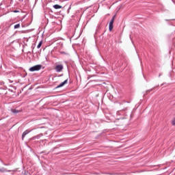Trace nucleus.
Segmentation results:
<instances>
[{
    "label": "nucleus",
    "mask_w": 175,
    "mask_h": 175,
    "mask_svg": "<svg viewBox=\"0 0 175 175\" xmlns=\"http://www.w3.org/2000/svg\"><path fill=\"white\" fill-rule=\"evenodd\" d=\"M42 69V65L38 64V65H36L33 67H31L29 68V71L30 72H36L38 70H40Z\"/></svg>",
    "instance_id": "nucleus-1"
},
{
    "label": "nucleus",
    "mask_w": 175,
    "mask_h": 175,
    "mask_svg": "<svg viewBox=\"0 0 175 175\" xmlns=\"http://www.w3.org/2000/svg\"><path fill=\"white\" fill-rule=\"evenodd\" d=\"M115 18H116V16H113L109 22V29L110 31H113V24H114Z\"/></svg>",
    "instance_id": "nucleus-2"
},
{
    "label": "nucleus",
    "mask_w": 175,
    "mask_h": 175,
    "mask_svg": "<svg viewBox=\"0 0 175 175\" xmlns=\"http://www.w3.org/2000/svg\"><path fill=\"white\" fill-rule=\"evenodd\" d=\"M63 70H64V66L62 64L56 65L55 67V70H56L58 72H62Z\"/></svg>",
    "instance_id": "nucleus-3"
},
{
    "label": "nucleus",
    "mask_w": 175,
    "mask_h": 175,
    "mask_svg": "<svg viewBox=\"0 0 175 175\" xmlns=\"http://www.w3.org/2000/svg\"><path fill=\"white\" fill-rule=\"evenodd\" d=\"M65 84H68V79H66L64 81L62 82L59 85L56 87V88H61V87H64Z\"/></svg>",
    "instance_id": "nucleus-4"
},
{
    "label": "nucleus",
    "mask_w": 175,
    "mask_h": 175,
    "mask_svg": "<svg viewBox=\"0 0 175 175\" xmlns=\"http://www.w3.org/2000/svg\"><path fill=\"white\" fill-rule=\"evenodd\" d=\"M29 132H31V131L29 130H26L25 131H24L22 134V140H24V137H25V136H27V135H28V133H29Z\"/></svg>",
    "instance_id": "nucleus-5"
},
{
    "label": "nucleus",
    "mask_w": 175,
    "mask_h": 175,
    "mask_svg": "<svg viewBox=\"0 0 175 175\" xmlns=\"http://www.w3.org/2000/svg\"><path fill=\"white\" fill-rule=\"evenodd\" d=\"M43 136V134H39L38 135H36L30 139V140H36V139H39L40 137H42Z\"/></svg>",
    "instance_id": "nucleus-6"
},
{
    "label": "nucleus",
    "mask_w": 175,
    "mask_h": 175,
    "mask_svg": "<svg viewBox=\"0 0 175 175\" xmlns=\"http://www.w3.org/2000/svg\"><path fill=\"white\" fill-rule=\"evenodd\" d=\"M11 111L14 113V114H17L18 113H20L19 110L15 109H12Z\"/></svg>",
    "instance_id": "nucleus-7"
},
{
    "label": "nucleus",
    "mask_w": 175,
    "mask_h": 175,
    "mask_svg": "<svg viewBox=\"0 0 175 175\" xmlns=\"http://www.w3.org/2000/svg\"><path fill=\"white\" fill-rule=\"evenodd\" d=\"M53 8H54V9H62V6H61L58 4L54 5Z\"/></svg>",
    "instance_id": "nucleus-8"
},
{
    "label": "nucleus",
    "mask_w": 175,
    "mask_h": 175,
    "mask_svg": "<svg viewBox=\"0 0 175 175\" xmlns=\"http://www.w3.org/2000/svg\"><path fill=\"white\" fill-rule=\"evenodd\" d=\"M5 172H8V171L6 170V168H5V167H1V168L0 169V173H5Z\"/></svg>",
    "instance_id": "nucleus-9"
},
{
    "label": "nucleus",
    "mask_w": 175,
    "mask_h": 175,
    "mask_svg": "<svg viewBox=\"0 0 175 175\" xmlns=\"http://www.w3.org/2000/svg\"><path fill=\"white\" fill-rule=\"evenodd\" d=\"M20 27H21L20 23H18L14 26V29H18V28H20Z\"/></svg>",
    "instance_id": "nucleus-10"
},
{
    "label": "nucleus",
    "mask_w": 175,
    "mask_h": 175,
    "mask_svg": "<svg viewBox=\"0 0 175 175\" xmlns=\"http://www.w3.org/2000/svg\"><path fill=\"white\" fill-rule=\"evenodd\" d=\"M40 47H42V41L39 42V44L37 46V49H39Z\"/></svg>",
    "instance_id": "nucleus-11"
},
{
    "label": "nucleus",
    "mask_w": 175,
    "mask_h": 175,
    "mask_svg": "<svg viewBox=\"0 0 175 175\" xmlns=\"http://www.w3.org/2000/svg\"><path fill=\"white\" fill-rule=\"evenodd\" d=\"M152 90H153V89H150V90H147V91H146V94H148V92H151V91H152Z\"/></svg>",
    "instance_id": "nucleus-12"
},
{
    "label": "nucleus",
    "mask_w": 175,
    "mask_h": 175,
    "mask_svg": "<svg viewBox=\"0 0 175 175\" xmlns=\"http://www.w3.org/2000/svg\"><path fill=\"white\" fill-rule=\"evenodd\" d=\"M172 125H175V118H174V120H172Z\"/></svg>",
    "instance_id": "nucleus-13"
},
{
    "label": "nucleus",
    "mask_w": 175,
    "mask_h": 175,
    "mask_svg": "<svg viewBox=\"0 0 175 175\" xmlns=\"http://www.w3.org/2000/svg\"><path fill=\"white\" fill-rule=\"evenodd\" d=\"M14 13H20V11L19 10H14Z\"/></svg>",
    "instance_id": "nucleus-14"
},
{
    "label": "nucleus",
    "mask_w": 175,
    "mask_h": 175,
    "mask_svg": "<svg viewBox=\"0 0 175 175\" xmlns=\"http://www.w3.org/2000/svg\"><path fill=\"white\" fill-rule=\"evenodd\" d=\"M1 162H2L3 165H4V166H8V164L4 163L3 161H1Z\"/></svg>",
    "instance_id": "nucleus-15"
},
{
    "label": "nucleus",
    "mask_w": 175,
    "mask_h": 175,
    "mask_svg": "<svg viewBox=\"0 0 175 175\" xmlns=\"http://www.w3.org/2000/svg\"><path fill=\"white\" fill-rule=\"evenodd\" d=\"M125 110H126V109H123L122 111H121V113H122V111H125Z\"/></svg>",
    "instance_id": "nucleus-16"
},
{
    "label": "nucleus",
    "mask_w": 175,
    "mask_h": 175,
    "mask_svg": "<svg viewBox=\"0 0 175 175\" xmlns=\"http://www.w3.org/2000/svg\"><path fill=\"white\" fill-rule=\"evenodd\" d=\"M159 77H161V74H159Z\"/></svg>",
    "instance_id": "nucleus-17"
}]
</instances>
